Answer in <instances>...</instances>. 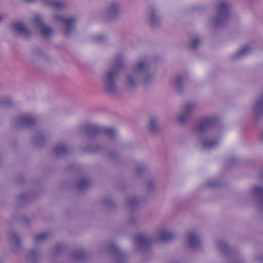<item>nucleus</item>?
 Wrapping results in <instances>:
<instances>
[{
  "mask_svg": "<svg viewBox=\"0 0 263 263\" xmlns=\"http://www.w3.org/2000/svg\"><path fill=\"white\" fill-rule=\"evenodd\" d=\"M28 197L29 195L27 193L22 194L20 196L18 202L20 204H21L22 203L27 200Z\"/></svg>",
  "mask_w": 263,
  "mask_h": 263,
  "instance_id": "41",
  "label": "nucleus"
},
{
  "mask_svg": "<svg viewBox=\"0 0 263 263\" xmlns=\"http://www.w3.org/2000/svg\"><path fill=\"white\" fill-rule=\"evenodd\" d=\"M53 19L61 25L66 36L69 37L76 32V25L79 21L77 16H65L63 14L55 13L53 15Z\"/></svg>",
  "mask_w": 263,
  "mask_h": 263,
  "instance_id": "6",
  "label": "nucleus"
},
{
  "mask_svg": "<svg viewBox=\"0 0 263 263\" xmlns=\"http://www.w3.org/2000/svg\"><path fill=\"white\" fill-rule=\"evenodd\" d=\"M46 139L47 137L42 132H36L33 138V142L36 146L43 144Z\"/></svg>",
  "mask_w": 263,
  "mask_h": 263,
  "instance_id": "26",
  "label": "nucleus"
},
{
  "mask_svg": "<svg viewBox=\"0 0 263 263\" xmlns=\"http://www.w3.org/2000/svg\"><path fill=\"white\" fill-rule=\"evenodd\" d=\"M254 111L258 116L263 115V93L254 105Z\"/></svg>",
  "mask_w": 263,
  "mask_h": 263,
  "instance_id": "25",
  "label": "nucleus"
},
{
  "mask_svg": "<svg viewBox=\"0 0 263 263\" xmlns=\"http://www.w3.org/2000/svg\"><path fill=\"white\" fill-rule=\"evenodd\" d=\"M24 2L27 3H33V2L37 1V0H23Z\"/></svg>",
  "mask_w": 263,
  "mask_h": 263,
  "instance_id": "44",
  "label": "nucleus"
},
{
  "mask_svg": "<svg viewBox=\"0 0 263 263\" xmlns=\"http://www.w3.org/2000/svg\"><path fill=\"white\" fill-rule=\"evenodd\" d=\"M260 137H261V140L263 141V130H262V133L261 134Z\"/></svg>",
  "mask_w": 263,
  "mask_h": 263,
  "instance_id": "48",
  "label": "nucleus"
},
{
  "mask_svg": "<svg viewBox=\"0 0 263 263\" xmlns=\"http://www.w3.org/2000/svg\"><path fill=\"white\" fill-rule=\"evenodd\" d=\"M35 123V119L30 114H23L17 117L14 123L16 127H30Z\"/></svg>",
  "mask_w": 263,
  "mask_h": 263,
  "instance_id": "10",
  "label": "nucleus"
},
{
  "mask_svg": "<svg viewBox=\"0 0 263 263\" xmlns=\"http://www.w3.org/2000/svg\"><path fill=\"white\" fill-rule=\"evenodd\" d=\"M68 7V4L65 0H54L51 7L57 9H65Z\"/></svg>",
  "mask_w": 263,
  "mask_h": 263,
  "instance_id": "30",
  "label": "nucleus"
},
{
  "mask_svg": "<svg viewBox=\"0 0 263 263\" xmlns=\"http://www.w3.org/2000/svg\"><path fill=\"white\" fill-rule=\"evenodd\" d=\"M38 53H41L40 51H38L35 52L34 53V55H35L37 54H38Z\"/></svg>",
  "mask_w": 263,
  "mask_h": 263,
  "instance_id": "47",
  "label": "nucleus"
},
{
  "mask_svg": "<svg viewBox=\"0 0 263 263\" xmlns=\"http://www.w3.org/2000/svg\"><path fill=\"white\" fill-rule=\"evenodd\" d=\"M154 78V73L151 70L150 62L145 59L140 60L135 69L125 74L123 83L127 90H132L140 83L145 85L149 84Z\"/></svg>",
  "mask_w": 263,
  "mask_h": 263,
  "instance_id": "1",
  "label": "nucleus"
},
{
  "mask_svg": "<svg viewBox=\"0 0 263 263\" xmlns=\"http://www.w3.org/2000/svg\"><path fill=\"white\" fill-rule=\"evenodd\" d=\"M9 236L11 241L12 249L14 251L20 248L21 246V241L18 235L13 231L9 233Z\"/></svg>",
  "mask_w": 263,
  "mask_h": 263,
  "instance_id": "16",
  "label": "nucleus"
},
{
  "mask_svg": "<svg viewBox=\"0 0 263 263\" xmlns=\"http://www.w3.org/2000/svg\"><path fill=\"white\" fill-rule=\"evenodd\" d=\"M103 203V204L106 207L111 208L114 206V202L112 201V199L109 197L104 198Z\"/></svg>",
  "mask_w": 263,
  "mask_h": 263,
  "instance_id": "36",
  "label": "nucleus"
},
{
  "mask_svg": "<svg viewBox=\"0 0 263 263\" xmlns=\"http://www.w3.org/2000/svg\"><path fill=\"white\" fill-rule=\"evenodd\" d=\"M49 235V233L47 232L39 234L34 237V242L35 244L42 242L46 240Z\"/></svg>",
  "mask_w": 263,
  "mask_h": 263,
  "instance_id": "31",
  "label": "nucleus"
},
{
  "mask_svg": "<svg viewBox=\"0 0 263 263\" xmlns=\"http://www.w3.org/2000/svg\"><path fill=\"white\" fill-rule=\"evenodd\" d=\"M184 81V77L180 76H177L173 81V87L176 91L178 93H181L184 90L183 82Z\"/></svg>",
  "mask_w": 263,
  "mask_h": 263,
  "instance_id": "18",
  "label": "nucleus"
},
{
  "mask_svg": "<svg viewBox=\"0 0 263 263\" xmlns=\"http://www.w3.org/2000/svg\"><path fill=\"white\" fill-rule=\"evenodd\" d=\"M80 133L85 134L89 139L99 137L102 134L108 136L110 140L114 139L116 136V130L112 128H104L96 125L86 124L80 128Z\"/></svg>",
  "mask_w": 263,
  "mask_h": 263,
  "instance_id": "5",
  "label": "nucleus"
},
{
  "mask_svg": "<svg viewBox=\"0 0 263 263\" xmlns=\"http://www.w3.org/2000/svg\"><path fill=\"white\" fill-rule=\"evenodd\" d=\"M148 17L152 26L156 27L160 24V18L154 8H150L148 12Z\"/></svg>",
  "mask_w": 263,
  "mask_h": 263,
  "instance_id": "19",
  "label": "nucleus"
},
{
  "mask_svg": "<svg viewBox=\"0 0 263 263\" xmlns=\"http://www.w3.org/2000/svg\"><path fill=\"white\" fill-rule=\"evenodd\" d=\"M201 43V40L198 37H193L190 40V46L193 50L196 49Z\"/></svg>",
  "mask_w": 263,
  "mask_h": 263,
  "instance_id": "32",
  "label": "nucleus"
},
{
  "mask_svg": "<svg viewBox=\"0 0 263 263\" xmlns=\"http://www.w3.org/2000/svg\"><path fill=\"white\" fill-rule=\"evenodd\" d=\"M251 48L249 46H245L241 47L239 51L233 55L232 56V59L234 60L240 59L242 58L247 55L251 52Z\"/></svg>",
  "mask_w": 263,
  "mask_h": 263,
  "instance_id": "20",
  "label": "nucleus"
},
{
  "mask_svg": "<svg viewBox=\"0 0 263 263\" xmlns=\"http://www.w3.org/2000/svg\"><path fill=\"white\" fill-rule=\"evenodd\" d=\"M108 251L115 257L116 263H126L125 255L113 243L108 246Z\"/></svg>",
  "mask_w": 263,
  "mask_h": 263,
  "instance_id": "14",
  "label": "nucleus"
},
{
  "mask_svg": "<svg viewBox=\"0 0 263 263\" xmlns=\"http://www.w3.org/2000/svg\"><path fill=\"white\" fill-rule=\"evenodd\" d=\"M72 258L75 260L83 261L85 259L86 255L83 250H76L73 251Z\"/></svg>",
  "mask_w": 263,
  "mask_h": 263,
  "instance_id": "29",
  "label": "nucleus"
},
{
  "mask_svg": "<svg viewBox=\"0 0 263 263\" xmlns=\"http://www.w3.org/2000/svg\"><path fill=\"white\" fill-rule=\"evenodd\" d=\"M149 129L153 134H156L159 131V120L157 117H152L150 118Z\"/></svg>",
  "mask_w": 263,
  "mask_h": 263,
  "instance_id": "22",
  "label": "nucleus"
},
{
  "mask_svg": "<svg viewBox=\"0 0 263 263\" xmlns=\"http://www.w3.org/2000/svg\"><path fill=\"white\" fill-rule=\"evenodd\" d=\"M103 147L99 144H97L95 146L90 145L86 147L85 150L93 153H98L102 151Z\"/></svg>",
  "mask_w": 263,
  "mask_h": 263,
  "instance_id": "33",
  "label": "nucleus"
},
{
  "mask_svg": "<svg viewBox=\"0 0 263 263\" xmlns=\"http://www.w3.org/2000/svg\"><path fill=\"white\" fill-rule=\"evenodd\" d=\"M109 157H110V159H115V157H114V156H113V155H112V154H110V156H109Z\"/></svg>",
  "mask_w": 263,
  "mask_h": 263,
  "instance_id": "46",
  "label": "nucleus"
},
{
  "mask_svg": "<svg viewBox=\"0 0 263 263\" xmlns=\"http://www.w3.org/2000/svg\"><path fill=\"white\" fill-rule=\"evenodd\" d=\"M229 5L227 2L221 1L217 4V14L213 18V23L216 27H220L226 24L229 20Z\"/></svg>",
  "mask_w": 263,
  "mask_h": 263,
  "instance_id": "7",
  "label": "nucleus"
},
{
  "mask_svg": "<svg viewBox=\"0 0 263 263\" xmlns=\"http://www.w3.org/2000/svg\"><path fill=\"white\" fill-rule=\"evenodd\" d=\"M174 237V234L167 230H162L159 234V238L163 241L171 240Z\"/></svg>",
  "mask_w": 263,
  "mask_h": 263,
  "instance_id": "24",
  "label": "nucleus"
},
{
  "mask_svg": "<svg viewBox=\"0 0 263 263\" xmlns=\"http://www.w3.org/2000/svg\"><path fill=\"white\" fill-rule=\"evenodd\" d=\"M11 28L15 33L25 38H28L31 35L30 31L23 23H14L11 25Z\"/></svg>",
  "mask_w": 263,
  "mask_h": 263,
  "instance_id": "13",
  "label": "nucleus"
},
{
  "mask_svg": "<svg viewBox=\"0 0 263 263\" xmlns=\"http://www.w3.org/2000/svg\"><path fill=\"white\" fill-rule=\"evenodd\" d=\"M217 247L219 252L223 255L231 254V250L228 244L223 240H219L217 242Z\"/></svg>",
  "mask_w": 263,
  "mask_h": 263,
  "instance_id": "23",
  "label": "nucleus"
},
{
  "mask_svg": "<svg viewBox=\"0 0 263 263\" xmlns=\"http://www.w3.org/2000/svg\"><path fill=\"white\" fill-rule=\"evenodd\" d=\"M218 122V119L215 116L206 117L202 119L195 127V132L199 135L200 140L204 149H210L218 144L219 140L218 138H212L203 136V135L208 134L210 130L215 127Z\"/></svg>",
  "mask_w": 263,
  "mask_h": 263,
  "instance_id": "3",
  "label": "nucleus"
},
{
  "mask_svg": "<svg viewBox=\"0 0 263 263\" xmlns=\"http://www.w3.org/2000/svg\"><path fill=\"white\" fill-rule=\"evenodd\" d=\"M11 104V101L9 98H0V105L4 106H9Z\"/></svg>",
  "mask_w": 263,
  "mask_h": 263,
  "instance_id": "38",
  "label": "nucleus"
},
{
  "mask_svg": "<svg viewBox=\"0 0 263 263\" xmlns=\"http://www.w3.org/2000/svg\"><path fill=\"white\" fill-rule=\"evenodd\" d=\"M252 194L257 201L259 211L263 212V187H254L252 191Z\"/></svg>",
  "mask_w": 263,
  "mask_h": 263,
  "instance_id": "15",
  "label": "nucleus"
},
{
  "mask_svg": "<svg viewBox=\"0 0 263 263\" xmlns=\"http://www.w3.org/2000/svg\"><path fill=\"white\" fill-rule=\"evenodd\" d=\"M139 221V218L137 216L132 215L128 220V223L130 224H135Z\"/></svg>",
  "mask_w": 263,
  "mask_h": 263,
  "instance_id": "40",
  "label": "nucleus"
},
{
  "mask_svg": "<svg viewBox=\"0 0 263 263\" xmlns=\"http://www.w3.org/2000/svg\"><path fill=\"white\" fill-rule=\"evenodd\" d=\"M188 246L192 250H197L201 246L200 238L199 234L195 232H190L186 236Z\"/></svg>",
  "mask_w": 263,
  "mask_h": 263,
  "instance_id": "12",
  "label": "nucleus"
},
{
  "mask_svg": "<svg viewBox=\"0 0 263 263\" xmlns=\"http://www.w3.org/2000/svg\"><path fill=\"white\" fill-rule=\"evenodd\" d=\"M92 40L95 43L101 44L106 41V37L104 35L99 34L93 36Z\"/></svg>",
  "mask_w": 263,
  "mask_h": 263,
  "instance_id": "34",
  "label": "nucleus"
},
{
  "mask_svg": "<svg viewBox=\"0 0 263 263\" xmlns=\"http://www.w3.org/2000/svg\"><path fill=\"white\" fill-rule=\"evenodd\" d=\"M5 15L4 14H0V23L2 22L3 20L5 18Z\"/></svg>",
  "mask_w": 263,
  "mask_h": 263,
  "instance_id": "45",
  "label": "nucleus"
},
{
  "mask_svg": "<svg viewBox=\"0 0 263 263\" xmlns=\"http://www.w3.org/2000/svg\"><path fill=\"white\" fill-rule=\"evenodd\" d=\"M37 1H39L44 6L51 7L54 0H37Z\"/></svg>",
  "mask_w": 263,
  "mask_h": 263,
  "instance_id": "42",
  "label": "nucleus"
},
{
  "mask_svg": "<svg viewBox=\"0 0 263 263\" xmlns=\"http://www.w3.org/2000/svg\"><path fill=\"white\" fill-rule=\"evenodd\" d=\"M40 257L41 253L35 249H32L27 254L28 263H37Z\"/></svg>",
  "mask_w": 263,
  "mask_h": 263,
  "instance_id": "21",
  "label": "nucleus"
},
{
  "mask_svg": "<svg viewBox=\"0 0 263 263\" xmlns=\"http://www.w3.org/2000/svg\"><path fill=\"white\" fill-rule=\"evenodd\" d=\"M31 22L32 25L39 30L43 37L48 38L53 34V29L50 26L45 24L44 18L41 14H35L32 18Z\"/></svg>",
  "mask_w": 263,
  "mask_h": 263,
  "instance_id": "8",
  "label": "nucleus"
},
{
  "mask_svg": "<svg viewBox=\"0 0 263 263\" xmlns=\"http://www.w3.org/2000/svg\"><path fill=\"white\" fill-rule=\"evenodd\" d=\"M135 241L138 249L144 251L149 249L154 241L145 235L139 234L135 237Z\"/></svg>",
  "mask_w": 263,
  "mask_h": 263,
  "instance_id": "11",
  "label": "nucleus"
},
{
  "mask_svg": "<svg viewBox=\"0 0 263 263\" xmlns=\"http://www.w3.org/2000/svg\"><path fill=\"white\" fill-rule=\"evenodd\" d=\"M197 108V105L193 102H187L182 108L176 117V121L180 124L183 125L186 124L194 110Z\"/></svg>",
  "mask_w": 263,
  "mask_h": 263,
  "instance_id": "9",
  "label": "nucleus"
},
{
  "mask_svg": "<svg viewBox=\"0 0 263 263\" xmlns=\"http://www.w3.org/2000/svg\"><path fill=\"white\" fill-rule=\"evenodd\" d=\"M125 67L124 58L121 54H117L112 65L105 71L102 82L106 91L113 95L118 92V79L120 73Z\"/></svg>",
  "mask_w": 263,
  "mask_h": 263,
  "instance_id": "2",
  "label": "nucleus"
},
{
  "mask_svg": "<svg viewBox=\"0 0 263 263\" xmlns=\"http://www.w3.org/2000/svg\"><path fill=\"white\" fill-rule=\"evenodd\" d=\"M69 152V147L63 143L58 144L54 148V153L57 157L64 156Z\"/></svg>",
  "mask_w": 263,
  "mask_h": 263,
  "instance_id": "17",
  "label": "nucleus"
},
{
  "mask_svg": "<svg viewBox=\"0 0 263 263\" xmlns=\"http://www.w3.org/2000/svg\"><path fill=\"white\" fill-rule=\"evenodd\" d=\"M90 180L86 178H81L77 183V188L80 191L87 189L90 185Z\"/></svg>",
  "mask_w": 263,
  "mask_h": 263,
  "instance_id": "27",
  "label": "nucleus"
},
{
  "mask_svg": "<svg viewBox=\"0 0 263 263\" xmlns=\"http://www.w3.org/2000/svg\"><path fill=\"white\" fill-rule=\"evenodd\" d=\"M155 186V183L153 180H149L147 183V188L149 190L152 189Z\"/></svg>",
  "mask_w": 263,
  "mask_h": 263,
  "instance_id": "43",
  "label": "nucleus"
},
{
  "mask_svg": "<svg viewBox=\"0 0 263 263\" xmlns=\"http://www.w3.org/2000/svg\"><path fill=\"white\" fill-rule=\"evenodd\" d=\"M146 167L144 165L142 164L140 165L138 164L136 166V174L137 175H141L145 170Z\"/></svg>",
  "mask_w": 263,
  "mask_h": 263,
  "instance_id": "39",
  "label": "nucleus"
},
{
  "mask_svg": "<svg viewBox=\"0 0 263 263\" xmlns=\"http://www.w3.org/2000/svg\"><path fill=\"white\" fill-rule=\"evenodd\" d=\"M65 249V246L63 244L58 243L56 245L55 247V250L53 252V254L54 255H57L61 253L63 251H64Z\"/></svg>",
  "mask_w": 263,
  "mask_h": 263,
  "instance_id": "35",
  "label": "nucleus"
},
{
  "mask_svg": "<svg viewBox=\"0 0 263 263\" xmlns=\"http://www.w3.org/2000/svg\"><path fill=\"white\" fill-rule=\"evenodd\" d=\"M122 7L120 0L111 1L100 12V19L104 22L117 20L121 16Z\"/></svg>",
  "mask_w": 263,
  "mask_h": 263,
  "instance_id": "4",
  "label": "nucleus"
},
{
  "mask_svg": "<svg viewBox=\"0 0 263 263\" xmlns=\"http://www.w3.org/2000/svg\"><path fill=\"white\" fill-rule=\"evenodd\" d=\"M220 184V182L217 180H211L206 182V185L210 187L219 186Z\"/></svg>",
  "mask_w": 263,
  "mask_h": 263,
  "instance_id": "37",
  "label": "nucleus"
},
{
  "mask_svg": "<svg viewBox=\"0 0 263 263\" xmlns=\"http://www.w3.org/2000/svg\"><path fill=\"white\" fill-rule=\"evenodd\" d=\"M126 203L132 211H134L139 207L140 201L135 197H129L127 199Z\"/></svg>",
  "mask_w": 263,
  "mask_h": 263,
  "instance_id": "28",
  "label": "nucleus"
}]
</instances>
